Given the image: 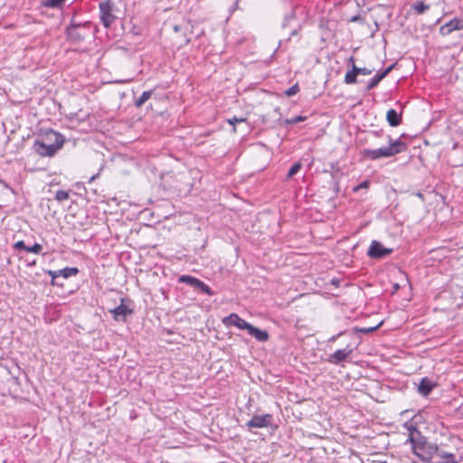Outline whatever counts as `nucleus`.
I'll use <instances>...</instances> for the list:
<instances>
[{
  "mask_svg": "<svg viewBox=\"0 0 463 463\" xmlns=\"http://www.w3.org/2000/svg\"><path fill=\"white\" fill-rule=\"evenodd\" d=\"M411 8L414 10L415 13H417L418 14H422L423 13H425L427 10H429L430 8V5H426L424 4L423 2H416L415 4L412 5Z\"/></svg>",
  "mask_w": 463,
  "mask_h": 463,
  "instance_id": "nucleus-20",
  "label": "nucleus"
},
{
  "mask_svg": "<svg viewBox=\"0 0 463 463\" xmlns=\"http://www.w3.org/2000/svg\"><path fill=\"white\" fill-rule=\"evenodd\" d=\"M202 292L209 295V296H213V290L210 288V287L208 285H206L204 282L202 281L201 285L199 286V288Z\"/></svg>",
  "mask_w": 463,
  "mask_h": 463,
  "instance_id": "nucleus-28",
  "label": "nucleus"
},
{
  "mask_svg": "<svg viewBox=\"0 0 463 463\" xmlns=\"http://www.w3.org/2000/svg\"><path fill=\"white\" fill-rule=\"evenodd\" d=\"M273 416L269 413L263 415H254L247 423L246 426L249 429L253 428H266L272 424Z\"/></svg>",
  "mask_w": 463,
  "mask_h": 463,
  "instance_id": "nucleus-5",
  "label": "nucleus"
},
{
  "mask_svg": "<svg viewBox=\"0 0 463 463\" xmlns=\"http://www.w3.org/2000/svg\"><path fill=\"white\" fill-rule=\"evenodd\" d=\"M298 29H294L291 33H290V37L291 36H296L298 35Z\"/></svg>",
  "mask_w": 463,
  "mask_h": 463,
  "instance_id": "nucleus-36",
  "label": "nucleus"
},
{
  "mask_svg": "<svg viewBox=\"0 0 463 463\" xmlns=\"http://www.w3.org/2000/svg\"><path fill=\"white\" fill-rule=\"evenodd\" d=\"M354 69H355L357 74L370 75L373 72L372 70H369L367 68H358L355 65H354Z\"/></svg>",
  "mask_w": 463,
  "mask_h": 463,
  "instance_id": "nucleus-31",
  "label": "nucleus"
},
{
  "mask_svg": "<svg viewBox=\"0 0 463 463\" xmlns=\"http://www.w3.org/2000/svg\"><path fill=\"white\" fill-rule=\"evenodd\" d=\"M222 321L226 326H234L241 330H247L250 326V323L240 317L236 313L230 314L223 317Z\"/></svg>",
  "mask_w": 463,
  "mask_h": 463,
  "instance_id": "nucleus-6",
  "label": "nucleus"
},
{
  "mask_svg": "<svg viewBox=\"0 0 463 463\" xmlns=\"http://www.w3.org/2000/svg\"><path fill=\"white\" fill-rule=\"evenodd\" d=\"M381 325H382V323L378 324L376 326L361 328L360 332H363L365 334L372 333V332L375 331Z\"/></svg>",
  "mask_w": 463,
  "mask_h": 463,
  "instance_id": "nucleus-33",
  "label": "nucleus"
},
{
  "mask_svg": "<svg viewBox=\"0 0 463 463\" xmlns=\"http://www.w3.org/2000/svg\"><path fill=\"white\" fill-rule=\"evenodd\" d=\"M343 335V332H340L339 334H337V335H333V336L329 339V341L334 342V341H335V340H336L340 335Z\"/></svg>",
  "mask_w": 463,
  "mask_h": 463,
  "instance_id": "nucleus-35",
  "label": "nucleus"
},
{
  "mask_svg": "<svg viewBox=\"0 0 463 463\" xmlns=\"http://www.w3.org/2000/svg\"><path fill=\"white\" fill-rule=\"evenodd\" d=\"M120 301L121 303L119 306L109 310V312L112 314L113 318L116 321H125L127 319V317L133 313V309L125 305L124 298H121Z\"/></svg>",
  "mask_w": 463,
  "mask_h": 463,
  "instance_id": "nucleus-7",
  "label": "nucleus"
},
{
  "mask_svg": "<svg viewBox=\"0 0 463 463\" xmlns=\"http://www.w3.org/2000/svg\"><path fill=\"white\" fill-rule=\"evenodd\" d=\"M228 123L230 125H232L233 127V132H236V128H235V124L236 123H242V122H245L246 121V118H237V117H233L232 118H229L228 120Z\"/></svg>",
  "mask_w": 463,
  "mask_h": 463,
  "instance_id": "nucleus-25",
  "label": "nucleus"
},
{
  "mask_svg": "<svg viewBox=\"0 0 463 463\" xmlns=\"http://www.w3.org/2000/svg\"><path fill=\"white\" fill-rule=\"evenodd\" d=\"M378 463H387L386 461H379Z\"/></svg>",
  "mask_w": 463,
  "mask_h": 463,
  "instance_id": "nucleus-40",
  "label": "nucleus"
},
{
  "mask_svg": "<svg viewBox=\"0 0 463 463\" xmlns=\"http://www.w3.org/2000/svg\"><path fill=\"white\" fill-rule=\"evenodd\" d=\"M349 62L352 63V70L351 71H348L345 75V83L346 84H354L356 82V78H357V72L354 69V58L351 57L349 59Z\"/></svg>",
  "mask_w": 463,
  "mask_h": 463,
  "instance_id": "nucleus-17",
  "label": "nucleus"
},
{
  "mask_svg": "<svg viewBox=\"0 0 463 463\" xmlns=\"http://www.w3.org/2000/svg\"><path fill=\"white\" fill-rule=\"evenodd\" d=\"M247 331L250 335L253 336L260 342H266L269 340V333L266 330L259 329L250 324Z\"/></svg>",
  "mask_w": 463,
  "mask_h": 463,
  "instance_id": "nucleus-14",
  "label": "nucleus"
},
{
  "mask_svg": "<svg viewBox=\"0 0 463 463\" xmlns=\"http://www.w3.org/2000/svg\"><path fill=\"white\" fill-rule=\"evenodd\" d=\"M386 119L390 126L397 127L402 121V114L398 113L395 109H391L387 111Z\"/></svg>",
  "mask_w": 463,
  "mask_h": 463,
  "instance_id": "nucleus-16",
  "label": "nucleus"
},
{
  "mask_svg": "<svg viewBox=\"0 0 463 463\" xmlns=\"http://www.w3.org/2000/svg\"><path fill=\"white\" fill-rule=\"evenodd\" d=\"M151 95H152V91H151V90L144 91V92L142 93V95H141V96H140V97L136 100V103H135V104H136V106H137V108H139V107H141L142 105H144V104H145V102H146L148 99H150Z\"/></svg>",
  "mask_w": 463,
  "mask_h": 463,
  "instance_id": "nucleus-21",
  "label": "nucleus"
},
{
  "mask_svg": "<svg viewBox=\"0 0 463 463\" xmlns=\"http://www.w3.org/2000/svg\"><path fill=\"white\" fill-rule=\"evenodd\" d=\"M42 250H43V247L39 243H34L32 247L26 248L27 252H32V253H35V254L41 253Z\"/></svg>",
  "mask_w": 463,
  "mask_h": 463,
  "instance_id": "nucleus-26",
  "label": "nucleus"
},
{
  "mask_svg": "<svg viewBox=\"0 0 463 463\" xmlns=\"http://www.w3.org/2000/svg\"><path fill=\"white\" fill-rule=\"evenodd\" d=\"M178 281L181 282V283L188 284L191 287H193L194 288H197V289L199 288V286L202 283V280H200V279H196L194 277L189 276V275H182L178 279Z\"/></svg>",
  "mask_w": 463,
  "mask_h": 463,
  "instance_id": "nucleus-18",
  "label": "nucleus"
},
{
  "mask_svg": "<svg viewBox=\"0 0 463 463\" xmlns=\"http://www.w3.org/2000/svg\"><path fill=\"white\" fill-rule=\"evenodd\" d=\"M394 65L395 64H392L383 71L377 72L368 82L366 90H370L375 88L379 84V82L390 73V71L393 69Z\"/></svg>",
  "mask_w": 463,
  "mask_h": 463,
  "instance_id": "nucleus-12",
  "label": "nucleus"
},
{
  "mask_svg": "<svg viewBox=\"0 0 463 463\" xmlns=\"http://www.w3.org/2000/svg\"><path fill=\"white\" fill-rule=\"evenodd\" d=\"M100 20L106 28H109L115 21L116 16L112 14L113 5L110 0L99 4Z\"/></svg>",
  "mask_w": 463,
  "mask_h": 463,
  "instance_id": "nucleus-4",
  "label": "nucleus"
},
{
  "mask_svg": "<svg viewBox=\"0 0 463 463\" xmlns=\"http://www.w3.org/2000/svg\"><path fill=\"white\" fill-rule=\"evenodd\" d=\"M238 6V1L235 3V8H237Z\"/></svg>",
  "mask_w": 463,
  "mask_h": 463,
  "instance_id": "nucleus-39",
  "label": "nucleus"
},
{
  "mask_svg": "<svg viewBox=\"0 0 463 463\" xmlns=\"http://www.w3.org/2000/svg\"><path fill=\"white\" fill-rule=\"evenodd\" d=\"M296 19L295 11H291L288 14L285 16L283 27L287 26V24L291 21Z\"/></svg>",
  "mask_w": 463,
  "mask_h": 463,
  "instance_id": "nucleus-30",
  "label": "nucleus"
},
{
  "mask_svg": "<svg viewBox=\"0 0 463 463\" xmlns=\"http://www.w3.org/2000/svg\"><path fill=\"white\" fill-rule=\"evenodd\" d=\"M351 354L352 349L349 348L336 350L335 353L328 356L327 362L332 364H339L340 363L345 361Z\"/></svg>",
  "mask_w": 463,
  "mask_h": 463,
  "instance_id": "nucleus-10",
  "label": "nucleus"
},
{
  "mask_svg": "<svg viewBox=\"0 0 463 463\" xmlns=\"http://www.w3.org/2000/svg\"><path fill=\"white\" fill-rule=\"evenodd\" d=\"M431 463H457V460L453 453L447 452L437 446V453Z\"/></svg>",
  "mask_w": 463,
  "mask_h": 463,
  "instance_id": "nucleus-9",
  "label": "nucleus"
},
{
  "mask_svg": "<svg viewBox=\"0 0 463 463\" xmlns=\"http://www.w3.org/2000/svg\"><path fill=\"white\" fill-rule=\"evenodd\" d=\"M79 273V269L77 268H64L59 270H49L48 274L52 277V279L61 276L65 279L75 276Z\"/></svg>",
  "mask_w": 463,
  "mask_h": 463,
  "instance_id": "nucleus-13",
  "label": "nucleus"
},
{
  "mask_svg": "<svg viewBox=\"0 0 463 463\" xmlns=\"http://www.w3.org/2000/svg\"><path fill=\"white\" fill-rule=\"evenodd\" d=\"M179 29H180L179 25H175V26H174V30H175V32H178V31H179Z\"/></svg>",
  "mask_w": 463,
  "mask_h": 463,
  "instance_id": "nucleus-37",
  "label": "nucleus"
},
{
  "mask_svg": "<svg viewBox=\"0 0 463 463\" xmlns=\"http://www.w3.org/2000/svg\"><path fill=\"white\" fill-rule=\"evenodd\" d=\"M460 29H463V21L459 19H453L442 25L439 29V32L443 36H446L451 33L453 31Z\"/></svg>",
  "mask_w": 463,
  "mask_h": 463,
  "instance_id": "nucleus-11",
  "label": "nucleus"
},
{
  "mask_svg": "<svg viewBox=\"0 0 463 463\" xmlns=\"http://www.w3.org/2000/svg\"><path fill=\"white\" fill-rule=\"evenodd\" d=\"M26 248H28V246L25 245L24 241H19L14 243V249L16 250H24L26 251Z\"/></svg>",
  "mask_w": 463,
  "mask_h": 463,
  "instance_id": "nucleus-32",
  "label": "nucleus"
},
{
  "mask_svg": "<svg viewBox=\"0 0 463 463\" xmlns=\"http://www.w3.org/2000/svg\"><path fill=\"white\" fill-rule=\"evenodd\" d=\"M64 143V137L61 134L49 129L41 137L34 142L35 152L42 156H52Z\"/></svg>",
  "mask_w": 463,
  "mask_h": 463,
  "instance_id": "nucleus-2",
  "label": "nucleus"
},
{
  "mask_svg": "<svg viewBox=\"0 0 463 463\" xmlns=\"http://www.w3.org/2000/svg\"><path fill=\"white\" fill-rule=\"evenodd\" d=\"M405 428L410 432L407 441L411 444L413 453L421 460L431 463L437 453V445L427 441L412 423L406 422Z\"/></svg>",
  "mask_w": 463,
  "mask_h": 463,
  "instance_id": "nucleus-1",
  "label": "nucleus"
},
{
  "mask_svg": "<svg viewBox=\"0 0 463 463\" xmlns=\"http://www.w3.org/2000/svg\"><path fill=\"white\" fill-rule=\"evenodd\" d=\"M65 0H45L44 5L48 7H60Z\"/></svg>",
  "mask_w": 463,
  "mask_h": 463,
  "instance_id": "nucleus-24",
  "label": "nucleus"
},
{
  "mask_svg": "<svg viewBox=\"0 0 463 463\" xmlns=\"http://www.w3.org/2000/svg\"><path fill=\"white\" fill-rule=\"evenodd\" d=\"M366 187H368V182L364 181V182L361 183L358 186H356L354 190L357 191L361 188H366Z\"/></svg>",
  "mask_w": 463,
  "mask_h": 463,
  "instance_id": "nucleus-34",
  "label": "nucleus"
},
{
  "mask_svg": "<svg viewBox=\"0 0 463 463\" xmlns=\"http://www.w3.org/2000/svg\"><path fill=\"white\" fill-rule=\"evenodd\" d=\"M299 91V87L298 84H295L293 85L292 87H290L289 89H288L286 91H285V94L288 96V97H291L295 94H297L298 92Z\"/></svg>",
  "mask_w": 463,
  "mask_h": 463,
  "instance_id": "nucleus-27",
  "label": "nucleus"
},
{
  "mask_svg": "<svg viewBox=\"0 0 463 463\" xmlns=\"http://www.w3.org/2000/svg\"><path fill=\"white\" fill-rule=\"evenodd\" d=\"M306 119V117L303 116H297L292 118L287 119L286 123L289 125L297 124L298 122L304 121Z\"/></svg>",
  "mask_w": 463,
  "mask_h": 463,
  "instance_id": "nucleus-29",
  "label": "nucleus"
},
{
  "mask_svg": "<svg viewBox=\"0 0 463 463\" xmlns=\"http://www.w3.org/2000/svg\"><path fill=\"white\" fill-rule=\"evenodd\" d=\"M393 288H394V290H398L400 287L398 284H394Z\"/></svg>",
  "mask_w": 463,
  "mask_h": 463,
  "instance_id": "nucleus-38",
  "label": "nucleus"
},
{
  "mask_svg": "<svg viewBox=\"0 0 463 463\" xmlns=\"http://www.w3.org/2000/svg\"><path fill=\"white\" fill-rule=\"evenodd\" d=\"M391 252V249L383 247V244L377 241H373L367 253L371 258L380 259Z\"/></svg>",
  "mask_w": 463,
  "mask_h": 463,
  "instance_id": "nucleus-8",
  "label": "nucleus"
},
{
  "mask_svg": "<svg viewBox=\"0 0 463 463\" xmlns=\"http://www.w3.org/2000/svg\"><path fill=\"white\" fill-rule=\"evenodd\" d=\"M434 386V383L429 378L424 377L420 380L417 390L420 395L426 397L430 393Z\"/></svg>",
  "mask_w": 463,
  "mask_h": 463,
  "instance_id": "nucleus-15",
  "label": "nucleus"
},
{
  "mask_svg": "<svg viewBox=\"0 0 463 463\" xmlns=\"http://www.w3.org/2000/svg\"><path fill=\"white\" fill-rule=\"evenodd\" d=\"M390 144L388 146L377 149H364L363 156L370 160H377L383 157L393 156L406 149V145L400 139L392 140L389 137Z\"/></svg>",
  "mask_w": 463,
  "mask_h": 463,
  "instance_id": "nucleus-3",
  "label": "nucleus"
},
{
  "mask_svg": "<svg viewBox=\"0 0 463 463\" xmlns=\"http://www.w3.org/2000/svg\"><path fill=\"white\" fill-rule=\"evenodd\" d=\"M80 29V25L72 24L67 30L68 35L70 38H73L75 40H82L84 35L80 34L78 30Z\"/></svg>",
  "mask_w": 463,
  "mask_h": 463,
  "instance_id": "nucleus-19",
  "label": "nucleus"
},
{
  "mask_svg": "<svg viewBox=\"0 0 463 463\" xmlns=\"http://www.w3.org/2000/svg\"><path fill=\"white\" fill-rule=\"evenodd\" d=\"M302 168V164L300 162L295 163L288 170L287 174V179L292 178L296 174H298Z\"/></svg>",
  "mask_w": 463,
  "mask_h": 463,
  "instance_id": "nucleus-22",
  "label": "nucleus"
},
{
  "mask_svg": "<svg viewBox=\"0 0 463 463\" xmlns=\"http://www.w3.org/2000/svg\"><path fill=\"white\" fill-rule=\"evenodd\" d=\"M69 192L64 190H59L56 192L55 200L58 202H63L69 199Z\"/></svg>",
  "mask_w": 463,
  "mask_h": 463,
  "instance_id": "nucleus-23",
  "label": "nucleus"
}]
</instances>
